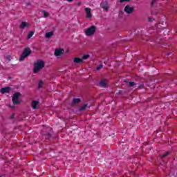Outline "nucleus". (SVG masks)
<instances>
[{
	"label": "nucleus",
	"instance_id": "nucleus-15",
	"mask_svg": "<svg viewBox=\"0 0 177 177\" xmlns=\"http://www.w3.org/2000/svg\"><path fill=\"white\" fill-rule=\"evenodd\" d=\"M81 102V100L79 98H74L73 99V104H78Z\"/></svg>",
	"mask_w": 177,
	"mask_h": 177
},
{
	"label": "nucleus",
	"instance_id": "nucleus-18",
	"mask_svg": "<svg viewBox=\"0 0 177 177\" xmlns=\"http://www.w3.org/2000/svg\"><path fill=\"white\" fill-rule=\"evenodd\" d=\"M42 14L44 15V17H48L49 16L48 12H47L45 11V10H43V11H42Z\"/></svg>",
	"mask_w": 177,
	"mask_h": 177
},
{
	"label": "nucleus",
	"instance_id": "nucleus-23",
	"mask_svg": "<svg viewBox=\"0 0 177 177\" xmlns=\"http://www.w3.org/2000/svg\"><path fill=\"white\" fill-rule=\"evenodd\" d=\"M43 85H44V82L42 81L39 82V84H38L39 88H41V86H43Z\"/></svg>",
	"mask_w": 177,
	"mask_h": 177
},
{
	"label": "nucleus",
	"instance_id": "nucleus-5",
	"mask_svg": "<svg viewBox=\"0 0 177 177\" xmlns=\"http://www.w3.org/2000/svg\"><path fill=\"white\" fill-rule=\"evenodd\" d=\"M124 10L127 15H131V13H133L135 11V8L133 6L131 7V6L127 5L124 7Z\"/></svg>",
	"mask_w": 177,
	"mask_h": 177
},
{
	"label": "nucleus",
	"instance_id": "nucleus-24",
	"mask_svg": "<svg viewBox=\"0 0 177 177\" xmlns=\"http://www.w3.org/2000/svg\"><path fill=\"white\" fill-rule=\"evenodd\" d=\"M50 136H51L50 133H48V134L45 135L46 139H49L50 138Z\"/></svg>",
	"mask_w": 177,
	"mask_h": 177
},
{
	"label": "nucleus",
	"instance_id": "nucleus-13",
	"mask_svg": "<svg viewBox=\"0 0 177 177\" xmlns=\"http://www.w3.org/2000/svg\"><path fill=\"white\" fill-rule=\"evenodd\" d=\"M82 59L81 58H78V57H75L74 59H73V63H75V64H80V63H82Z\"/></svg>",
	"mask_w": 177,
	"mask_h": 177
},
{
	"label": "nucleus",
	"instance_id": "nucleus-4",
	"mask_svg": "<svg viewBox=\"0 0 177 177\" xmlns=\"http://www.w3.org/2000/svg\"><path fill=\"white\" fill-rule=\"evenodd\" d=\"M96 32V26H91L85 31V35L87 37H91Z\"/></svg>",
	"mask_w": 177,
	"mask_h": 177
},
{
	"label": "nucleus",
	"instance_id": "nucleus-11",
	"mask_svg": "<svg viewBox=\"0 0 177 177\" xmlns=\"http://www.w3.org/2000/svg\"><path fill=\"white\" fill-rule=\"evenodd\" d=\"M10 91H11L10 87H8V86L4 87L1 89V93H2V94L9 93V92H10Z\"/></svg>",
	"mask_w": 177,
	"mask_h": 177
},
{
	"label": "nucleus",
	"instance_id": "nucleus-2",
	"mask_svg": "<svg viewBox=\"0 0 177 177\" xmlns=\"http://www.w3.org/2000/svg\"><path fill=\"white\" fill-rule=\"evenodd\" d=\"M20 96H21V94H20V93H14L12 98V101L14 104H20V103H21V100H20Z\"/></svg>",
	"mask_w": 177,
	"mask_h": 177
},
{
	"label": "nucleus",
	"instance_id": "nucleus-20",
	"mask_svg": "<svg viewBox=\"0 0 177 177\" xmlns=\"http://www.w3.org/2000/svg\"><path fill=\"white\" fill-rule=\"evenodd\" d=\"M103 68V64H100L98 66H97L96 70L97 71H99V70Z\"/></svg>",
	"mask_w": 177,
	"mask_h": 177
},
{
	"label": "nucleus",
	"instance_id": "nucleus-31",
	"mask_svg": "<svg viewBox=\"0 0 177 177\" xmlns=\"http://www.w3.org/2000/svg\"><path fill=\"white\" fill-rule=\"evenodd\" d=\"M170 53H167V56H169Z\"/></svg>",
	"mask_w": 177,
	"mask_h": 177
},
{
	"label": "nucleus",
	"instance_id": "nucleus-3",
	"mask_svg": "<svg viewBox=\"0 0 177 177\" xmlns=\"http://www.w3.org/2000/svg\"><path fill=\"white\" fill-rule=\"evenodd\" d=\"M30 55H31V49H30V48H26L19 58L20 62H23V60L30 56Z\"/></svg>",
	"mask_w": 177,
	"mask_h": 177
},
{
	"label": "nucleus",
	"instance_id": "nucleus-21",
	"mask_svg": "<svg viewBox=\"0 0 177 177\" xmlns=\"http://www.w3.org/2000/svg\"><path fill=\"white\" fill-rule=\"evenodd\" d=\"M88 107V104H85L80 108V110H85Z\"/></svg>",
	"mask_w": 177,
	"mask_h": 177
},
{
	"label": "nucleus",
	"instance_id": "nucleus-28",
	"mask_svg": "<svg viewBox=\"0 0 177 177\" xmlns=\"http://www.w3.org/2000/svg\"><path fill=\"white\" fill-rule=\"evenodd\" d=\"M156 0H153L151 3V6H153V5H154V3H156Z\"/></svg>",
	"mask_w": 177,
	"mask_h": 177
},
{
	"label": "nucleus",
	"instance_id": "nucleus-6",
	"mask_svg": "<svg viewBox=\"0 0 177 177\" xmlns=\"http://www.w3.org/2000/svg\"><path fill=\"white\" fill-rule=\"evenodd\" d=\"M100 6L104 10H109V2L107 1H102L100 3Z\"/></svg>",
	"mask_w": 177,
	"mask_h": 177
},
{
	"label": "nucleus",
	"instance_id": "nucleus-1",
	"mask_svg": "<svg viewBox=\"0 0 177 177\" xmlns=\"http://www.w3.org/2000/svg\"><path fill=\"white\" fill-rule=\"evenodd\" d=\"M45 67V62L42 59H39L34 63L33 73L38 74L42 68Z\"/></svg>",
	"mask_w": 177,
	"mask_h": 177
},
{
	"label": "nucleus",
	"instance_id": "nucleus-12",
	"mask_svg": "<svg viewBox=\"0 0 177 177\" xmlns=\"http://www.w3.org/2000/svg\"><path fill=\"white\" fill-rule=\"evenodd\" d=\"M100 86L102 88H106L107 86V81L102 80L100 82Z\"/></svg>",
	"mask_w": 177,
	"mask_h": 177
},
{
	"label": "nucleus",
	"instance_id": "nucleus-8",
	"mask_svg": "<svg viewBox=\"0 0 177 177\" xmlns=\"http://www.w3.org/2000/svg\"><path fill=\"white\" fill-rule=\"evenodd\" d=\"M64 53V50L59 48V49H55V56H62Z\"/></svg>",
	"mask_w": 177,
	"mask_h": 177
},
{
	"label": "nucleus",
	"instance_id": "nucleus-32",
	"mask_svg": "<svg viewBox=\"0 0 177 177\" xmlns=\"http://www.w3.org/2000/svg\"><path fill=\"white\" fill-rule=\"evenodd\" d=\"M0 177H1V176H0Z\"/></svg>",
	"mask_w": 177,
	"mask_h": 177
},
{
	"label": "nucleus",
	"instance_id": "nucleus-10",
	"mask_svg": "<svg viewBox=\"0 0 177 177\" xmlns=\"http://www.w3.org/2000/svg\"><path fill=\"white\" fill-rule=\"evenodd\" d=\"M26 27H27V28L30 27V24L26 22V21H22L19 28H21V30H24V28H26Z\"/></svg>",
	"mask_w": 177,
	"mask_h": 177
},
{
	"label": "nucleus",
	"instance_id": "nucleus-27",
	"mask_svg": "<svg viewBox=\"0 0 177 177\" xmlns=\"http://www.w3.org/2000/svg\"><path fill=\"white\" fill-rule=\"evenodd\" d=\"M6 59L8 60V62H10V55H8Z\"/></svg>",
	"mask_w": 177,
	"mask_h": 177
},
{
	"label": "nucleus",
	"instance_id": "nucleus-7",
	"mask_svg": "<svg viewBox=\"0 0 177 177\" xmlns=\"http://www.w3.org/2000/svg\"><path fill=\"white\" fill-rule=\"evenodd\" d=\"M85 12H86V17L87 19H91L92 18V12H91V9L89 8H84Z\"/></svg>",
	"mask_w": 177,
	"mask_h": 177
},
{
	"label": "nucleus",
	"instance_id": "nucleus-22",
	"mask_svg": "<svg viewBox=\"0 0 177 177\" xmlns=\"http://www.w3.org/2000/svg\"><path fill=\"white\" fill-rule=\"evenodd\" d=\"M168 154H169V152H166L165 153H164L163 155H162L160 157L161 158H164V157H167V156H168Z\"/></svg>",
	"mask_w": 177,
	"mask_h": 177
},
{
	"label": "nucleus",
	"instance_id": "nucleus-19",
	"mask_svg": "<svg viewBox=\"0 0 177 177\" xmlns=\"http://www.w3.org/2000/svg\"><path fill=\"white\" fill-rule=\"evenodd\" d=\"M32 35H34V32H32V31L30 32L28 35V39H30V38H31V37H32Z\"/></svg>",
	"mask_w": 177,
	"mask_h": 177
},
{
	"label": "nucleus",
	"instance_id": "nucleus-16",
	"mask_svg": "<svg viewBox=\"0 0 177 177\" xmlns=\"http://www.w3.org/2000/svg\"><path fill=\"white\" fill-rule=\"evenodd\" d=\"M90 55H85L82 57V62H84V60H86L87 59H89Z\"/></svg>",
	"mask_w": 177,
	"mask_h": 177
},
{
	"label": "nucleus",
	"instance_id": "nucleus-9",
	"mask_svg": "<svg viewBox=\"0 0 177 177\" xmlns=\"http://www.w3.org/2000/svg\"><path fill=\"white\" fill-rule=\"evenodd\" d=\"M39 104V102L38 101H32V104H31V106H32V109L33 110H37V109H38V105Z\"/></svg>",
	"mask_w": 177,
	"mask_h": 177
},
{
	"label": "nucleus",
	"instance_id": "nucleus-14",
	"mask_svg": "<svg viewBox=\"0 0 177 177\" xmlns=\"http://www.w3.org/2000/svg\"><path fill=\"white\" fill-rule=\"evenodd\" d=\"M53 32H48L46 33V38H51V37H53Z\"/></svg>",
	"mask_w": 177,
	"mask_h": 177
},
{
	"label": "nucleus",
	"instance_id": "nucleus-30",
	"mask_svg": "<svg viewBox=\"0 0 177 177\" xmlns=\"http://www.w3.org/2000/svg\"><path fill=\"white\" fill-rule=\"evenodd\" d=\"M149 21H153V19L149 18Z\"/></svg>",
	"mask_w": 177,
	"mask_h": 177
},
{
	"label": "nucleus",
	"instance_id": "nucleus-26",
	"mask_svg": "<svg viewBox=\"0 0 177 177\" xmlns=\"http://www.w3.org/2000/svg\"><path fill=\"white\" fill-rule=\"evenodd\" d=\"M131 0H120V3H122L124 2H129Z\"/></svg>",
	"mask_w": 177,
	"mask_h": 177
},
{
	"label": "nucleus",
	"instance_id": "nucleus-25",
	"mask_svg": "<svg viewBox=\"0 0 177 177\" xmlns=\"http://www.w3.org/2000/svg\"><path fill=\"white\" fill-rule=\"evenodd\" d=\"M136 89H139V88H143V84H141L140 86H135Z\"/></svg>",
	"mask_w": 177,
	"mask_h": 177
},
{
	"label": "nucleus",
	"instance_id": "nucleus-29",
	"mask_svg": "<svg viewBox=\"0 0 177 177\" xmlns=\"http://www.w3.org/2000/svg\"><path fill=\"white\" fill-rule=\"evenodd\" d=\"M11 120H13V118H15V113H13L12 115H11Z\"/></svg>",
	"mask_w": 177,
	"mask_h": 177
},
{
	"label": "nucleus",
	"instance_id": "nucleus-17",
	"mask_svg": "<svg viewBox=\"0 0 177 177\" xmlns=\"http://www.w3.org/2000/svg\"><path fill=\"white\" fill-rule=\"evenodd\" d=\"M127 84H129V86L132 87V86H135V85H136V84H135V82H127Z\"/></svg>",
	"mask_w": 177,
	"mask_h": 177
}]
</instances>
